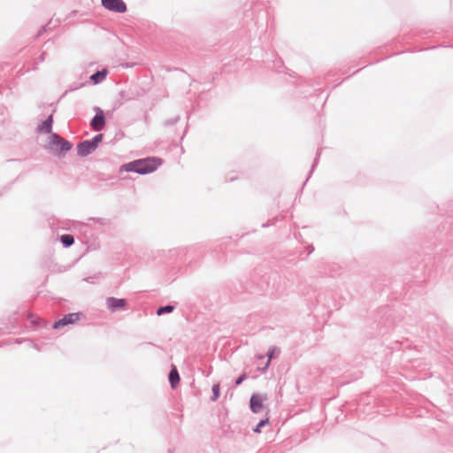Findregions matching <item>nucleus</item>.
<instances>
[{"mask_svg":"<svg viewBox=\"0 0 453 453\" xmlns=\"http://www.w3.org/2000/svg\"><path fill=\"white\" fill-rule=\"evenodd\" d=\"M119 96L120 97V99L124 100V101H128L131 99L130 96H127L126 92L124 90H121L119 93Z\"/></svg>","mask_w":453,"mask_h":453,"instance_id":"obj_32","label":"nucleus"},{"mask_svg":"<svg viewBox=\"0 0 453 453\" xmlns=\"http://www.w3.org/2000/svg\"><path fill=\"white\" fill-rule=\"evenodd\" d=\"M294 236L295 238L298 241V242H303V236L300 233H295L294 234Z\"/></svg>","mask_w":453,"mask_h":453,"instance_id":"obj_34","label":"nucleus"},{"mask_svg":"<svg viewBox=\"0 0 453 453\" xmlns=\"http://www.w3.org/2000/svg\"><path fill=\"white\" fill-rule=\"evenodd\" d=\"M163 162L164 160L158 157H146L123 164L119 172V173H134L140 175L150 174L157 171Z\"/></svg>","mask_w":453,"mask_h":453,"instance_id":"obj_3","label":"nucleus"},{"mask_svg":"<svg viewBox=\"0 0 453 453\" xmlns=\"http://www.w3.org/2000/svg\"><path fill=\"white\" fill-rule=\"evenodd\" d=\"M88 220L96 222V223H98L101 226H105V225H108L110 223V220L108 219H105V218H89Z\"/></svg>","mask_w":453,"mask_h":453,"instance_id":"obj_26","label":"nucleus"},{"mask_svg":"<svg viewBox=\"0 0 453 453\" xmlns=\"http://www.w3.org/2000/svg\"><path fill=\"white\" fill-rule=\"evenodd\" d=\"M175 308H176L175 305H173L172 303H167L165 305H161V306L157 307L156 313L157 316L169 314V313L173 312L175 310Z\"/></svg>","mask_w":453,"mask_h":453,"instance_id":"obj_18","label":"nucleus"},{"mask_svg":"<svg viewBox=\"0 0 453 453\" xmlns=\"http://www.w3.org/2000/svg\"><path fill=\"white\" fill-rule=\"evenodd\" d=\"M363 68H364V67L359 68V69H358V70H357V71H354V73H353L352 74H356L357 72H359V71H360V70H362Z\"/></svg>","mask_w":453,"mask_h":453,"instance_id":"obj_43","label":"nucleus"},{"mask_svg":"<svg viewBox=\"0 0 453 453\" xmlns=\"http://www.w3.org/2000/svg\"><path fill=\"white\" fill-rule=\"evenodd\" d=\"M73 147L71 141L62 138L58 133L49 135L47 143L44 145L48 152L58 158L64 157Z\"/></svg>","mask_w":453,"mask_h":453,"instance_id":"obj_4","label":"nucleus"},{"mask_svg":"<svg viewBox=\"0 0 453 453\" xmlns=\"http://www.w3.org/2000/svg\"><path fill=\"white\" fill-rule=\"evenodd\" d=\"M24 341H25V339H23V338H16V339H14V340H13V342H13V343H16V344H20V343H22Z\"/></svg>","mask_w":453,"mask_h":453,"instance_id":"obj_36","label":"nucleus"},{"mask_svg":"<svg viewBox=\"0 0 453 453\" xmlns=\"http://www.w3.org/2000/svg\"><path fill=\"white\" fill-rule=\"evenodd\" d=\"M104 139V134L99 133L94 135L91 139H87L90 143L91 146L95 147L96 150L99 146V144L103 142Z\"/></svg>","mask_w":453,"mask_h":453,"instance_id":"obj_22","label":"nucleus"},{"mask_svg":"<svg viewBox=\"0 0 453 453\" xmlns=\"http://www.w3.org/2000/svg\"><path fill=\"white\" fill-rule=\"evenodd\" d=\"M12 184H13V181L10 182L9 187L7 188V189H10Z\"/></svg>","mask_w":453,"mask_h":453,"instance_id":"obj_45","label":"nucleus"},{"mask_svg":"<svg viewBox=\"0 0 453 453\" xmlns=\"http://www.w3.org/2000/svg\"><path fill=\"white\" fill-rule=\"evenodd\" d=\"M29 322L33 325L35 328H40V327H47L48 322L46 320L42 319L39 317L35 316L34 314L30 313L28 316Z\"/></svg>","mask_w":453,"mask_h":453,"instance_id":"obj_16","label":"nucleus"},{"mask_svg":"<svg viewBox=\"0 0 453 453\" xmlns=\"http://www.w3.org/2000/svg\"><path fill=\"white\" fill-rule=\"evenodd\" d=\"M101 5L114 13L122 14L127 12V5L124 0H101Z\"/></svg>","mask_w":453,"mask_h":453,"instance_id":"obj_7","label":"nucleus"},{"mask_svg":"<svg viewBox=\"0 0 453 453\" xmlns=\"http://www.w3.org/2000/svg\"><path fill=\"white\" fill-rule=\"evenodd\" d=\"M394 325H378L380 326V333L386 334L389 328H391Z\"/></svg>","mask_w":453,"mask_h":453,"instance_id":"obj_30","label":"nucleus"},{"mask_svg":"<svg viewBox=\"0 0 453 453\" xmlns=\"http://www.w3.org/2000/svg\"><path fill=\"white\" fill-rule=\"evenodd\" d=\"M267 424H269V418L266 417V418H261L258 423L252 428V431L256 434H260L261 431H262V428L266 426Z\"/></svg>","mask_w":453,"mask_h":453,"instance_id":"obj_23","label":"nucleus"},{"mask_svg":"<svg viewBox=\"0 0 453 453\" xmlns=\"http://www.w3.org/2000/svg\"><path fill=\"white\" fill-rule=\"evenodd\" d=\"M449 225H450V230L449 232V241L453 242V225L451 222L449 223Z\"/></svg>","mask_w":453,"mask_h":453,"instance_id":"obj_33","label":"nucleus"},{"mask_svg":"<svg viewBox=\"0 0 453 453\" xmlns=\"http://www.w3.org/2000/svg\"><path fill=\"white\" fill-rule=\"evenodd\" d=\"M263 397L258 393H253L250 398V409L253 413H258L264 408Z\"/></svg>","mask_w":453,"mask_h":453,"instance_id":"obj_11","label":"nucleus"},{"mask_svg":"<svg viewBox=\"0 0 453 453\" xmlns=\"http://www.w3.org/2000/svg\"><path fill=\"white\" fill-rule=\"evenodd\" d=\"M46 56H47V53L45 51H42L39 57H37L35 59V65H37L41 63H42L45 58H46Z\"/></svg>","mask_w":453,"mask_h":453,"instance_id":"obj_28","label":"nucleus"},{"mask_svg":"<svg viewBox=\"0 0 453 453\" xmlns=\"http://www.w3.org/2000/svg\"><path fill=\"white\" fill-rule=\"evenodd\" d=\"M234 180H236V177H230L228 180L232 182V181H234Z\"/></svg>","mask_w":453,"mask_h":453,"instance_id":"obj_42","label":"nucleus"},{"mask_svg":"<svg viewBox=\"0 0 453 453\" xmlns=\"http://www.w3.org/2000/svg\"><path fill=\"white\" fill-rule=\"evenodd\" d=\"M308 254L307 257L310 256L314 251V247L312 244H310L307 246Z\"/></svg>","mask_w":453,"mask_h":453,"instance_id":"obj_35","label":"nucleus"},{"mask_svg":"<svg viewBox=\"0 0 453 453\" xmlns=\"http://www.w3.org/2000/svg\"><path fill=\"white\" fill-rule=\"evenodd\" d=\"M47 27H48V24H47V25H45V26H43V27L39 30V32H38V35H37L39 36V35H41L43 32H45V31H46Z\"/></svg>","mask_w":453,"mask_h":453,"instance_id":"obj_38","label":"nucleus"},{"mask_svg":"<svg viewBox=\"0 0 453 453\" xmlns=\"http://www.w3.org/2000/svg\"><path fill=\"white\" fill-rule=\"evenodd\" d=\"M248 378L246 372H242L234 380V385L239 386L241 385L244 380H246Z\"/></svg>","mask_w":453,"mask_h":453,"instance_id":"obj_27","label":"nucleus"},{"mask_svg":"<svg viewBox=\"0 0 453 453\" xmlns=\"http://www.w3.org/2000/svg\"><path fill=\"white\" fill-rule=\"evenodd\" d=\"M212 395L210 397L211 402H216L220 396V384L219 382L214 383L211 388Z\"/></svg>","mask_w":453,"mask_h":453,"instance_id":"obj_21","label":"nucleus"},{"mask_svg":"<svg viewBox=\"0 0 453 453\" xmlns=\"http://www.w3.org/2000/svg\"><path fill=\"white\" fill-rule=\"evenodd\" d=\"M87 82H73V84H71L68 88V89H66L63 94L62 96H60V99L65 97L68 93L70 92H73L79 88H83L85 85H86Z\"/></svg>","mask_w":453,"mask_h":453,"instance_id":"obj_20","label":"nucleus"},{"mask_svg":"<svg viewBox=\"0 0 453 453\" xmlns=\"http://www.w3.org/2000/svg\"><path fill=\"white\" fill-rule=\"evenodd\" d=\"M319 157H320V152H319V151H317V153H316V157H315V158H314V160H313V163H312V165H311V170H310V171H309V173H308L307 178H306V180H304V182H303V185H305V184H306V182L308 181V180L311 178V174H312V173H313V171H314V169H315L316 165H318V162H319Z\"/></svg>","mask_w":453,"mask_h":453,"instance_id":"obj_24","label":"nucleus"},{"mask_svg":"<svg viewBox=\"0 0 453 453\" xmlns=\"http://www.w3.org/2000/svg\"><path fill=\"white\" fill-rule=\"evenodd\" d=\"M85 315L82 311L72 312L65 314L61 319L55 320L51 328L55 330L61 329L68 325H73L81 318H84Z\"/></svg>","mask_w":453,"mask_h":453,"instance_id":"obj_5","label":"nucleus"},{"mask_svg":"<svg viewBox=\"0 0 453 453\" xmlns=\"http://www.w3.org/2000/svg\"><path fill=\"white\" fill-rule=\"evenodd\" d=\"M82 228H83L84 233L87 234V232L90 229V226L88 224H83Z\"/></svg>","mask_w":453,"mask_h":453,"instance_id":"obj_37","label":"nucleus"},{"mask_svg":"<svg viewBox=\"0 0 453 453\" xmlns=\"http://www.w3.org/2000/svg\"><path fill=\"white\" fill-rule=\"evenodd\" d=\"M84 243L88 245V240L84 241Z\"/></svg>","mask_w":453,"mask_h":453,"instance_id":"obj_46","label":"nucleus"},{"mask_svg":"<svg viewBox=\"0 0 453 453\" xmlns=\"http://www.w3.org/2000/svg\"><path fill=\"white\" fill-rule=\"evenodd\" d=\"M124 136V133L122 131H119L118 134H116V138H121Z\"/></svg>","mask_w":453,"mask_h":453,"instance_id":"obj_39","label":"nucleus"},{"mask_svg":"<svg viewBox=\"0 0 453 453\" xmlns=\"http://www.w3.org/2000/svg\"><path fill=\"white\" fill-rule=\"evenodd\" d=\"M29 343L33 348H36V345L32 341H29Z\"/></svg>","mask_w":453,"mask_h":453,"instance_id":"obj_41","label":"nucleus"},{"mask_svg":"<svg viewBox=\"0 0 453 453\" xmlns=\"http://www.w3.org/2000/svg\"><path fill=\"white\" fill-rule=\"evenodd\" d=\"M168 381L170 384V387L173 389H175L180 381V376L179 373V371L175 365H172L171 370L168 373Z\"/></svg>","mask_w":453,"mask_h":453,"instance_id":"obj_13","label":"nucleus"},{"mask_svg":"<svg viewBox=\"0 0 453 453\" xmlns=\"http://www.w3.org/2000/svg\"><path fill=\"white\" fill-rule=\"evenodd\" d=\"M108 73L109 72L105 67L102 68L101 70H97L89 76V82L93 85H98L106 79Z\"/></svg>","mask_w":453,"mask_h":453,"instance_id":"obj_12","label":"nucleus"},{"mask_svg":"<svg viewBox=\"0 0 453 453\" xmlns=\"http://www.w3.org/2000/svg\"><path fill=\"white\" fill-rule=\"evenodd\" d=\"M279 355H280V349L278 348H275V347L271 348L266 354V356L268 357L267 362L265 363V365L263 367H257V369L259 371H261L262 372H265L270 366V361L272 359L278 357Z\"/></svg>","mask_w":453,"mask_h":453,"instance_id":"obj_14","label":"nucleus"},{"mask_svg":"<svg viewBox=\"0 0 453 453\" xmlns=\"http://www.w3.org/2000/svg\"><path fill=\"white\" fill-rule=\"evenodd\" d=\"M56 110L54 109L52 112L46 117L44 120H42L38 123L36 127V132L38 134H46L51 135V134H56L52 131L53 123H54V113Z\"/></svg>","mask_w":453,"mask_h":453,"instance_id":"obj_8","label":"nucleus"},{"mask_svg":"<svg viewBox=\"0 0 453 453\" xmlns=\"http://www.w3.org/2000/svg\"><path fill=\"white\" fill-rule=\"evenodd\" d=\"M390 311L391 310L388 306H385L380 310L379 313L383 314V315L388 314V316H390V314H389Z\"/></svg>","mask_w":453,"mask_h":453,"instance_id":"obj_31","label":"nucleus"},{"mask_svg":"<svg viewBox=\"0 0 453 453\" xmlns=\"http://www.w3.org/2000/svg\"><path fill=\"white\" fill-rule=\"evenodd\" d=\"M272 68L277 73H283L286 67L284 66L282 59L275 57V59L273 61Z\"/></svg>","mask_w":453,"mask_h":453,"instance_id":"obj_19","label":"nucleus"},{"mask_svg":"<svg viewBox=\"0 0 453 453\" xmlns=\"http://www.w3.org/2000/svg\"><path fill=\"white\" fill-rule=\"evenodd\" d=\"M187 130H188V126L184 129L183 135L181 136V140L183 139L184 135L186 134Z\"/></svg>","mask_w":453,"mask_h":453,"instance_id":"obj_40","label":"nucleus"},{"mask_svg":"<svg viewBox=\"0 0 453 453\" xmlns=\"http://www.w3.org/2000/svg\"><path fill=\"white\" fill-rule=\"evenodd\" d=\"M435 48H436V46H432V47L426 48V50H432V49H435Z\"/></svg>","mask_w":453,"mask_h":453,"instance_id":"obj_44","label":"nucleus"},{"mask_svg":"<svg viewBox=\"0 0 453 453\" xmlns=\"http://www.w3.org/2000/svg\"><path fill=\"white\" fill-rule=\"evenodd\" d=\"M128 301L126 298H117L114 296L106 298V306L111 312L126 309Z\"/></svg>","mask_w":453,"mask_h":453,"instance_id":"obj_9","label":"nucleus"},{"mask_svg":"<svg viewBox=\"0 0 453 453\" xmlns=\"http://www.w3.org/2000/svg\"><path fill=\"white\" fill-rule=\"evenodd\" d=\"M180 120V116L179 115H176L175 117H173V118H170V119H165L164 122H163V126L164 127H171V126H173L175 125L176 123H178V121Z\"/></svg>","mask_w":453,"mask_h":453,"instance_id":"obj_25","label":"nucleus"},{"mask_svg":"<svg viewBox=\"0 0 453 453\" xmlns=\"http://www.w3.org/2000/svg\"><path fill=\"white\" fill-rule=\"evenodd\" d=\"M211 256L215 259H217L218 264L219 265H224V264H226L227 262L226 254L224 251H222L221 247H219V249H214L211 251Z\"/></svg>","mask_w":453,"mask_h":453,"instance_id":"obj_15","label":"nucleus"},{"mask_svg":"<svg viewBox=\"0 0 453 453\" xmlns=\"http://www.w3.org/2000/svg\"><path fill=\"white\" fill-rule=\"evenodd\" d=\"M60 242L64 248H70L74 243V236L71 234H64L59 237Z\"/></svg>","mask_w":453,"mask_h":453,"instance_id":"obj_17","label":"nucleus"},{"mask_svg":"<svg viewBox=\"0 0 453 453\" xmlns=\"http://www.w3.org/2000/svg\"><path fill=\"white\" fill-rule=\"evenodd\" d=\"M420 326L426 337L438 344L449 332L446 321L434 312H426L421 317Z\"/></svg>","mask_w":453,"mask_h":453,"instance_id":"obj_2","label":"nucleus"},{"mask_svg":"<svg viewBox=\"0 0 453 453\" xmlns=\"http://www.w3.org/2000/svg\"><path fill=\"white\" fill-rule=\"evenodd\" d=\"M206 251V246L201 243L186 248L157 250L154 255V262L174 274L180 272L189 273L201 266Z\"/></svg>","mask_w":453,"mask_h":453,"instance_id":"obj_1","label":"nucleus"},{"mask_svg":"<svg viewBox=\"0 0 453 453\" xmlns=\"http://www.w3.org/2000/svg\"><path fill=\"white\" fill-rule=\"evenodd\" d=\"M77 156L80 157H86L92 154L96 149L91 146V143L88 140H83L76 145Z\"/></svg>","mask_w":453,"mask_h":453,"instance_id":"obj_10","label":"nucleus"},{"mask_svg":"<svg viewBox=\"0 0 453 453\" xmlns=\"http://www.w3.org/2000/svg\"><path fill=\"white\" fill-rule=\"evenodd\" d=\"M93 110L96 114L89 121L90 127L95 132H101L106 124L105 113L99 106H95Z\"/></svg>","mask_w":453,"mask_h":453,"instance_id":"obj_6","label":"nucleus"},{"mask_svg":"<svg viewBox=\"0 0 453 453\" xmlns=\"http://www.w3.org/2000/svg\"><path fill=\"white\" fill-rule=\"evenodd\" d=\"M278 220V217H274L271 219H268L266 222L262 224V227H268L270 226H273L275 224V222Z\"/></svg>","mask_w":453,"mask_h":453,"instance_id":"obj_29","label":"nucleus"}]
</instances>
